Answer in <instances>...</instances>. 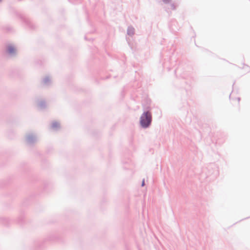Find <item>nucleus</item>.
I'll list each match as a JSON object with an SVG mask.
<instances>
[{
	"label": "nucleus",
	"instance_id": "1",
	"mask_svg": "<svg viewBox=\"0 0 250 250\" xmlns=\"http://www.w3.org/2000/svg\"><path fill=\"white\" fill-rule=\"evenodd\" d=\"M151 121V115L150 112H146L144 113L141 117L140 123L142 126L144 127H147Z\"/></svg>",
	"mask_w": 250,
	"mask_h": 250
},
{
	"label": "nucleus",
	"instance_id": "3",
	"mask_svg": "<svg viewBox=\"0 0 250 250\" xmlns=\"http://www.w3.org/2000/svg\"><path fill=\"white\" fill-rule=\"evenodd\" d=\"M144 184H145V182H144V181H143L142 182V186H144Z\"/></svg>",
	"mask_w": 250,
	"mask_h": 250
},
{
	"label": "nucleus",
	"instance_id": "2",
	"mask_svg": "<svg viewBox=\"0 0 250 250\" xmlns=\"http://www.w3.org/2000/svg\"><path fill=\"white\" fill-rule=\"evenodd\" d=\"M8 52L10 54H12L15 52V49L13 47L9 46L8 47Z\"/></svg>",
	"mask_w": 250,
	"mask_h": 250
}]
</instances>
